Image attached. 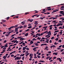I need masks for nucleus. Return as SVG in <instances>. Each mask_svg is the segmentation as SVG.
I'll return each instance as SVG.
<instances>
[{
  "instance_id": "nucleus-37",
  "label": "nucleus",
  "mask_w": 64,
  "mask_h": 64,
  "mask_svg": "<svg viewBox=\"0 0 64 64\" xmlns=\"http://www.w3.org/2000/svg\"><path fill=\"white\" fill-rule=\"evenodd\" d=\"M3 26L6 27V25L5 24H3Z\"/></svg>"
},
{
  "instance_id": "nucleus-50",
  "label": "nucleus",
  "mask_w": 64,
  "mask_h": 64,
  "mask_svg": "<svg viewBox=\"0 0 64 64\" xmlns=\"http://www.w3.org/2000/svg\"><path fill=\"white\" fill-rule=\"evenodd\" d=\"M14 26H12L10 27V28H14Z\"/></svg>"
},
{
  "instance_id": "nucleus-5",
  "label": "nucleus",
  "mask_w": 64,
  "mask_h": 64,
  "mask_svg": "<svg viewBox=\"0 0 64 64\" xmlns=\"http://www.w3.org/2000/svg\"><path fill=\"white\" fill-rule=\"evenodd\" d=\"M24 39L25 40V39H24V38H20V40H22V41H23V40Z\"/></svg>"
},
{
  "instance_id": "nucleus-47",
  "label": "nucleus",
  "mask_w": 64,
  "mask_h": 64,
  "mask_svg": "<svg viewBox=\"0 0 64 64\" xmlns=\"http://www.w3.org/2000/svg\"><path fill=\"white\" fill-rule=\"evenodd\" d=\"M9 35H10V34H6L5 36H8Z\"/></svg>"
},
{
  "instance_id": "nucleus-42",
  "label": "nucleus",
  "mask_w": 64,
  "mask_h": 64,
  "mask_svg": "<svg viewBox=\"0 0 64 64\" xmlns=\"http://www.w3.org/2000/svg\"><path fill=\"white\" fill-rule=\"evenodd\" d=\"M57 18H58V17H55V18H54L53 19H57Z\"/></svg>"
},
{
  "instance_id": "nucleus-34",
  "label": "nucleus",
  "mask_w": 64,
  "mask_h": 64,
  "mask_svg": "<svg viewBox=\"0 0 64 64\" xmlns=\"http://www.w3.org/2000/svg\"><path fill=\"white\" fill-rule=\"evenodd\" d=\"M27 27V26L26 25H24V28L25 27Z\"/></svg>"
},
{
  "instance_id": "nucleus-23",
  "label": "nucleus",
  "mask_w": 64,
  "mask_h": 64,
  "mask_svg": "<svg viewBox=\"0 0 64 64\" xmlns=\"http://www.w3.org/2000/svg\"><path fill=\"white\" fill-rule=\"evenodd\" d=\"M24 56L22 57V60H24Z\"/></svg>"
},
{
  "instance_id": "nucleus-60",
  "label": "nucleus",
  "mask_w": 64,
  "mask_h": 64,
  "mask_svg": "<svg viewBox=\"0 0 64 64\" xmlns=\"http://www.w3.org/2000/svg\"><path fill=\"white\" fill-rule=\"evenodd\" d=\"M61 8H64V6H62Z\"/></svg>"
},
{
  "instance_id": "nucleus-64",
  "label": "nucleus",
  "mask_w": 64,
  "mask_h": 64,
  "mask_svg": "<svg viewBox=\"0 0 64 64\" xmlns=\"http://www.w3.org/2000/svg\"><path fill=\"white\" fill-rule=\"evenodd\" d=\"M62 48H64V45H62Z\"/></svg>"
},
{
  "instance_id": "nucleus-24",
  "label": "nucleus",
  "mask_w": 64,
  "mask_h": 64,
  "mask_svg": "<svg viewBox=\"0 0 64 64\" xmlns=\"http://www.w3.org/2000/svg\"><path fill=\"white\" fill-rule=\"evenodd\" d=\"M33 21V19L30 20V22H32V21Z\"/></svg>"
},
{
  "instance_id": "nucleus-6",
  "label": "nucleus",
  "mask_w": 64,
  "mask_h": 64,
  "mask_svg": "<svg viewBox=\"0 0 64 64\" xmlns=\"http://www.w3.org/2000/svg\"><path fill=\"white\" fill-rule=\"evenodd\" d=\"M33 54H30L29 55V57H31V56H33Z\"/></svg>"
},
{
  "instance_id": "nucleus-40",
  "label": "nucleus",
  "mask_w": 64,
  "mask_h": 64,
  "mask_svg": "<svg viewBox=\"0 0 64 64\" xmlns=\"http://www.w3.org/2000/svg\"><path fill=\"white\" fill-rule=\"evenodd\" d=\"M54 36L52 37V38H51V39H54Z\"/></svg>"
},
{
  "instance_id": "nucleus-27",
  "label": "nucleus",
  "mask_w": 64,
  "mask_h": 64,
  "mask_svg": "<svg viewBox=\"0 0 64 64\" xmlns=\"http://www.w3.org/2000/svg\"><path fill=\"white\" fill-rule=\"evenodd\" d=\"M16 60H19V56H17V57H16Z\"/></svg>"
},
{
  "instance_id": "nucleus-1",
  "label": "nucleus",
  "mask_w": 64,
  "mask_h": 64,
  "mask_svg": "<svg viewBox=\"0 0 64 64\" xmlns=\"http://www.w3.org/2000/svg\"><path fill=\"white\" fill-rule=\"evenodd\" d=\"M60 13V14H64V12H63V11H60L59 12Z\"/></svg>"
},
{
  "instance_id": "nucleus-59",
  "label": "nucleus",
  "mask_w": 64,
  "mask_h": 64,
  "mask_svg": "<svg viewBox=\"0 0 64 64\" xmlns=\"http://www.w3.org/2000/svg\"><path fill=\"white\" fill-rule=\"evenodd\" d=\"M37 61H36L35 62V64H37Z\"/></svg>"
},
{
  "instance_id": "nucleus-53",
  "label": "nucleus",
  "mask_w": 64,
  "mask_h": 64,
  "mask_svg": "<svg viewBox=\"0 0 64 64\" xmlns=\"http://www.w3.org/2000/svg\"><path fill=\"white\" fill-rule=\"evenodd\" d=\"M51 10V8H48V10Z\"/></svg>"
},
{
  "instance_id": "nucleus-61",
  "label": "nucleus",
  "mask_w": 64,
  "mask_h": 64,
  "mask_svg": "<svg viewBox=\"0 0 64 64\" xmlns=\"http://www.w3.org/2000/svg\"><path fill=\"white\" fill-rule=\"evenodd\" d=\"M49 42L50 43H52V40H50L49 41Z\"/></svg>"
},
{
  "instance_id": "nucleus-16",
  "label": "nucleus",
  "mask_w": 64,
  "mask_h": 64,
  "mask_svg": "<svg viewBox=\"0 0 64 64\" xmlns=\"http://www.w3.org/2000/svg\"><path fill=\"white\" fill-rule=\"evenodd\" d=\"M3 58H4V59H5L6 58V57L5 56H3Z\"/></svg>"
},
{
  "instance_id": "nucleus-62",
  "label": "nucleus",
  "mask_w": 64,
  "mask_h": 64,
  "mask_svg": "<svg viewBox=\"0 0 64 64\" xmlns=\"http://www.w3.org/2000/svg\"><path fill=\"white\" fill-rule=\"evenodd\" d=\"M29 60H30V61H31V60H32V58H29Z\"/></svg>"
},
{
  "instance_id": "nucleus-30",
  "label": "nucleus",
  "mask_w": 64,
  "mask_h": 64,
  "mask_svg": "<svg viewBox=\"0 0 64 64\" xmlns=\"http://www.w3.org/2000/svg\"><path fill=\"white\" fill-rule=\"evenodd\" d=\"M59 32V31L58 30H56L54 31L55 33H56V32Z\"/></svg>"
},
{
  "instance_id": "nucleus-35",
  "label": "nucleus",
  "mask_w": 64,
  "mask_h": 64,
  "mask_svg": "<svg viewBox=\"0 0 64 64\" xmlns=\"http://www.w3.org/2000/svg\"><path fill=\"white\" fill-rule=\"evenodd\" d=\"M29 30H29V29H28L26 30V32H27V31H29Z\"/></svg>"
},
{
  "instance_id": "nucleus-25",
  "label": "nucleus",
  "mask_w": 64,
  "mask_h": 64,
  "mask_svg": "<svg viewBox=\"0 0 64 64\" xmlns=\"http://www.w3.org/2000/svg\"><path fill=\"white\" fill-rule=\"evenodd\" d=\"M59 42H62V40H58Z\"/></svg>"
},
{
  "instance_id": "nucleus-45",
  "label": "nucleus",
  "mask_w": 64,
  "mask_h": 64,
  "mask_svg": "<svg viewBox=\"0 0 64 64\" xmlns=\"http://www.w3.org/2000/svg\"><path fill=\"white\" fill-rule=\"evenodd\" d=\"M15 18H19V16H15Z\"/></svg>"
},
{
  "instance_id": "nucleus-41",
  "label": "nucleus",
  "mask_w": 64,
  "mask_h": 64,
  "mask_svg": "<svg viewBox=\"0 0 64 64\" xmlns=\"http://www.w3.org/2000/svg\"><path fill=\"white\" fill-rule=\"evenodd\" d=\"M60 10H64V8H60Z\"/></svg>"
},
{
  "instance_id": "nucleus-4",
  "label": "nucleus",
  "mask_w": 64,
  "mask_h": 64,
  "mask_svg": "<svg viewBox=\"0 0 64 64\" xmlns=\"http://www.w3.org/2000/svg\"><path fill=\"white\" fill-rule=\"evenodd\" d=\"M59 60V61H60V62H61V59L60 58H57V60Z\"/></svg>"
},
{
  "instance_id": "nucleus-11",
  "label": "nucleus",
  "mask_w": 64,
  "mask_h": 64,
  "mask_svg": "<svg viewBox=\"0 0 64 64\" xmlns=\"http://www.w3.org/2000/svg\"><path fill=\"white\" fill-rule=\"evenodd\" d=\"M39 62H44V63H45V62L44 61H43V60H40L39 61Z\"/></svg>"
},
{
  "instance_id": "nucleus-39",
  "label": "nucleus",
  "mask_w": 64,
  "mask_h": 64,
  "mask_svg": "<svg viewBox=\"0 0 64 64\" xmlns=\"http://www.w3.org/2000/svg\"><path fill=\"white\" fill-rule=\"evenodd\" d=\"M26 49L27 50H29V48H26Z\"/></svg>"
},
{
  "instance_id": "nucleus-63",
  "label": "nucleus",
  "mask_w": 64,
  "mask_h": 64,
  "mask_svg": "<svg viewBox=\"0 0 64 64\" xmlns=\"http://www.w3.org/2000/svg\"><path fill=\"white\" fill-rule=\"evenodd\" d=\"M64 28V26H63L62 28L61 29H63Z\"/></svg>"
},
{
  "instance_id": "nucleus-33",
  "label": "nucleus",
  "mask_w": 64,
  "mask_h": 64,
  "mask_svg": "<svg viewBox=\"0 0 64 64\" xmlns=\"http://www.w3.org/2000/svg\"><path fill=\"white\" fill-rule=\"evenodd\" d=\"M22 45H23L24 46H25V44L24 42L22 44Z\"/></svg>"
},
{
  "instance_id": "nucleus-22",
  "label": "nucleus",
  "mask_w": 64,
  "mask_h": 64,
  "mask_svg": "<svg viewBox=\"0 0 64 64\" xmlns=\"http://www.w3.org/2000/svg\"><path fill=\"white\" fill-rule=\"evenodd\" d=\"M18 24L14 26V28H16L17 27H18Z\"/></svg>"
},
{
  "instance_id": "nucleus-51",
  "label": "nucleus",
  "mask_w": 64,
  "mask_h": 64,
  "mask_svg": "<svg viewBox=\"0 0 64 64\" xmlns=\"http://www.w3.org/2000/svg\"><path fill=\"white\" fill-rule=\"evenodd\" d=\"M38 23H36L35 22V23H34V24L35 25H38Z\"/></svg>"
},
{
  "instance_id": "nucleus-2",
  "label": "nucleus",
  "mask_w": 64,
  "mask_h": 64,
  "mask_svg": "<svg viewBox=\"0 0 64 64\" xmlns=\"http://www.w3.org/2000/svg\"><path fill=\"white\" fill-rule=\"evenodd\" d=\"M59 10L58 9H56L55 10L53 11L54 12H56L57 11H58Z\"/></svg>"
},
{
  "instance_id": "nucleus-36",
  "label": "nucleus",
  "mask_w": 64,
  "mask_h": 64,
  "mask_svg": "<svg viewBox=\"0 0 64 64\" xmlns=\"http://www.w3.org/2000/svg\"><path fill=\"white\" fill-rule=\"evenodd\" d=\"M48 52L49 53V54H50V53H51V51H50V52Z\"/></svg>"
},
{
  "instance_id": "nucleus-52",
  "label": "nucleus",
  "mask_w": 64,
  "mask_h": 64,
  "mask_svg": "<svg viewBox=\"0 0 64 64\" xmlns=\"http://www.w3.org/2000/svg\"><path fill=\"white\" fill-rule=\"evenodd\" d=\"M46 39V38H42L41 40H44V39Z\"/></svg>"
},
{
  "instance_id": "nucleus-48",
  "label": "nucleus",
  "mask_w": 64,
  "mask_h": 64,
  "mask_svg": "<svg viewBox=\"0 0 64 64\" xmlns=\"http://www.w3.org/2000/svg\"><path fill=\"white\" fill-rule=\"evenodd\" d=\"M14 56V54H12L11 55V57H13V56Z\"/></svg>"
},
{
  "instance_id": "nucleus-15",
  "label": "nucleus",
  "mask_w": 64,
  "mask_h": 64,
  "mask_svg": "<svg viewBox=\"0 0 64 64\" xmlns=\"http://www.w3.org/2000/svg\"><path fill=\"white\" fill-rule=\"evenodd\" d=\"M8 46V45L6 44L4 46V47H7Z\"/></svg>"
},
{
  "instance_id": "nucleus-8",
  "label": "nucleus",
  "mask_w": 64,
  "mask_h": 64,
  "mask_svg": "<svg viewBox=\"0 0 64 64\" xmlns=\"http://www.w3.org/2000/svg\"><path fill=\"white\" fill-rule=\"evenodd\" d=\"M15 29V30H14V31H15V32H17V31H18V29L16 28Z\"/></svg>"
},
{
  "instance_id": "nucleus-3",
  "label": "nucleus",
  "mask_w": 64,
  "mask_h": 64,
  "mask_svg": "<svg viewBox=\"0 0 64 64\" xmlns=\"http://www.w3.org/2000/svg\"><path fill=\"white\" fill-rule=\"evenodd\" d=\"M58 53H57V52H54L53 53V55H58V54H58Z\"/></svg>"
},
{
  "instance_id": "nucleus-56",
  "label": "nucleus",
  "mask_w": 64,
  "mask_h": 64,
  "mask_svg": "<svg viewBox=\"0 0 64 64\" xmlns=\"http://www.w3.org/2000/svg\"><path fill=\"white\" fill-rule=\"evenodd\" d=\"M6 42H7V40H5L4 41V43H6Z\"/></svg>"
},
{
  "instance_id": "nucleus-58",
  "label": "nucleus",
  "mask_w": 64,
  "mask_h": 64,
  "mask_svg": "<svg viewBox=\"0 0 64 64\" xmlns=\"http://www.w3.org/2000/svg\"><path fill=\"white\" fill-rule=\"evenodd\" d=\"M13 52H11L9 54V55H11V54H13Z\"/></svg>"
},
{
  "instance_id": "nucleus-43",
  "label": "nucleus",
  "mask_w": 64,
  "mask_h": 64,
  "mask_svg": "<svg viewBox=\"0 0 64 64\" xmlns=\"http://www.w3.org/2000/svg\"><path fill=\"white\" fill-rule=\"evenodd\" d=\"M40 19L41 20H43V18L42 17H41L40 18Z\"/></svg>"
},
{
  "instance_id": "nucleus-46",
  "label": "nucleus",
  "mask_w": 64,
  "mask_h": 64,
  "mask_svg": "<svg viewBox=\"0 0 64 64\" xmlns=\"http://www.w3.org/2000/svg\"><path fill=\"white\" fill-rule=\"evenodd\" d=\"M56 22V20H54L52 22V23H53V22Z\"/></svg>"
},
{
  "instance_id": "nucleus-18",
  "label": "nucleus",
  "mask_w": 64,
  "mask_h": 64,
  "mask_svg": "<svg viewBox=\"0 0 64 64\" xmlns=\"http://www.w3.org/2000/svg\"><path fill=\"white\" fill-rule=\"evenodd\" d=\"M23 42H24V41H22L20 43H19V44H22V43H23Z\"/></svg>"
},
{
  "instance_id": "nucleus-57",
  "label": "nucleus",
  "mask_w": 64,
  "mask_h": 64,
  "mask_svg": "<svg viewBox=\"0 0 64 64\" xmlns=\"http://www.w3.org/2000/svg\"><path fill=\"white\" fill-rule=\"evenodd\" d=\"M46 48V49H47L48 48V46H46L45 47Z\"/></svg>"
},
{
  "instance_id": "nucleus-19",
  "label": "nucleus",
  "mask_w": 64,
  "mask_h": 64,
  "mask_svg": "<svg viewBox=\"0 0 64 64\" xmlns=\"http://www.w3.org/2000/svg\"><path fill=\"white\" fill-rule=\"evenodd\" d=\"M37 57L38 58H40V56L38 55H37Z\"/></svg>"
},
{
  "instance_id": "nucleus-44",
  "label": "nucleus",
  "mask_w": 64,
  "mask_h": 64,
  "mask_svg": "<svg viewBox=\"0 0 64 64\" xmlns=\"http://www.w3.org/2000/svg\"><path fill=\"white\" fill-rule=\"evenodd\" d=\"M23 27V26H21L20 27V29H21V28H22Z\"/></svg>"
},
{
  "instance_id": "nucleus-28",
  "label": "nucleus",
  "mask_w": 64,
  "mask_h": 64,
  "mask_svg": "<svg viewBox=\"0 0 64 64\" xmlns=\"http://www.w3.org/2000/svg\"><path fill=\"white\" fill-rule=\"evenodd\" d=\"M32 27V26H30L28 27V28H31Z\"/></svg>"
},
{
  "instance_id": "nucleus-31",
  "label": "nucleus",
  "mask_w": 64,
  "mask_h": 64,
  "mask_svg": "<svg viewBox=\"0 0 64 64\" xmlns=\"http://www.w3.org/2000/svg\"><path fill=\"white\" fill-rule=\"evenodd\" d=\"M36 47H35L33 49V50H36Z\"/></svg>"
},
{
  "instance_id": "nucleus-17",
  "label": "nucleus",
  "mask_w": 64,
  "mask_h": 64,
  "mask_svg": "<svg viewBox=\"0 0 64 64\" xmlns=\"http://www.w3.org/2000/svg\"><path fill=\"white\" fill-rule=\"evenodd\" d=\"M28 52H29L28 51V50L26 51V52H25V53H26L25 54H27L28 53H28Z\"/></svg>"
},
{
  "instance_id": "nucleus-38",
  "label": "nucleus",
  "mask_w": 64,
  "mask_h": 64,
  "mask_svg": "<svg viewBox=\"0 0 64 64\" xmlns=\"http://www.w3.org/2000/svg\"><path fill=\"white\" fill-rule=\"evenodd\" d=\"M64 49H62L60 51V52H62L63 51H64Z\"/></svg>"
},
{
  "instance_id": "nucleus-20",
  "label": "nucleus",
  "mask_w": 64,
  "mask_h": 64,
  "mask_svg": "<svg viewBox=\"0 0 64 64\" xmlns=\"http://www.w3.org/2000/svg\"><path fill=\"white\" fill-rule=\"evenodd\" d=\"M60 24H58L56 26H57V27H58V26H59V25H60Z\"/></svg>"
},
{
  "instance_id": "nucleus-10",
  "label": "nucleus",
  "mask_w": 64,
  "mask_h": 64,
  "mask_svg": "<svg viewBox=\"0 0 64 64\" xmlns=\"http://www.w3.org/2000/svg\"><path fill=\"white\" fill-rule=\"evenodd\" d=\"M28 35V33H26V34H24V36H27Z\"/></svg>"
},
{
  "instance_id": "nucleus-14",
  "label": "nucleus",
  "mask_w": 64,
  "mask_h": 64,
  "mask_svg": "<svg viewBox=\"0 0 64 64\" xmlns=\"http://www.w3.org/2000/svg\"><path fill=\"white\" fill-rule=\"evenodd\" d=\"M51 8V7L49 6V7H47V9H46V10H48V8Z\"/></svg>"
},
{
  "instance_id": "nucleus-49",
  "label": "nucleus",
  "mask_w": 64,
  "mask_h": 64,
  "mask_svg": "<svg viewBox=\"0 0 64 64\" xmlns=\"http://www.w3.org/2000/svg\"><path fill=\"white\" fill-rule=\"evenodd\" d=\"M41 46H44V44H42L41 45Z\"/></svg>"
},
{
  "instance_id": "nucleus-12",
  "label": "nucleus",
  "mask_w": 64,
  "mask_h": 64,
  "mask_svg": "<svg viewBox=\"0 0 64 64\" xmlns=\"http://www.w3.org/2000/svg\"><path fill=\"white\" fill-rule=\"evenodd\" d=\"M32 41H36V40H37L36 39H35V38H34L32 39Z\"/></svg>"
},
{
  "instance_id": "nucleus-26",
  "label": "nucleus",
  "mask_w": 64,
  "mask_h": 64,
  "mask_svg": "<svg viewBox=\"0 0 64 64\" xmlns=\"http://www.w3.org/2000/svg\"><path fill=\"white\" fill-rule=\"evenodd\" d=\"M10 18V17H8L6 18V19L7 20H8Z\"/></svg>"
},
{
  "instance_id": "nucleus-55",
  "label": "nucleus",
  "mask_w": 64,
  "mask_h": 64,
  "mask_svg": "<svg viewBox=\"0 0 64 64\" xmlns=\"http://www.w3.org/2000/svg\"><path fill=\"white\" fill-rule=\"evenodd\" d=\"M39 37H38V38H37V39H41Z\"/></svg>"
},
{
  "instance_id": "nucleus-29",
  "label": "nucleus",
  "mask_w": 64,
  "mask_h": 64,
  "mask_svg": "<svg viewBox=\"0 0 64 64\" xmlns=\"http://www.w3.org/2000/svg\"><path fill=\"white\" fill-rule=\"evenodd\" d=\"M2 22H6V20H2Z\"/></svg>"
},
{
  "instance_id": "nucleus-13",
  "label": "nucleus",
  "mask_w": 64,
  "mask_h": 64,
  "mask_svg": "<svg viewBox=\"0 0 64 64\" xmlns=\"http://www.w3.org/2000/svg\"><path fill=\"white\" fill-rule=\"evenodd\" d=\"M29 54H30V53H28V54H27L26 55V56H28Z\"/></svg>"
},
{
  "instance_id": "nucleus-54",
  "label": "nucleus",
  "mask_w": 64,
  "mask_h": 64,
  "mask_svg": "<svg viewBox=\"0 0 64 64\" xmlns=\"http://www.w3.org/2000/svg\"><path fill=\"white\" fill-rule=\"evenodd\" d=\"M55 40H56V41H58V38H56Z\"/></svg>"
},
{
  "instance_id": "nucleus-21",
  "label": "nucleus",
  "mask_w": 64,
  "mask_h": 64,
  "mask_svg": "<svg viewBox=\"0 0 64 64\" xmlns=\"http://www.w3.org/2000/svg\"><path fill=\"white\" fill-rule=\"evenodd\" d=\"M35 44L36 45V46H39V45H38V44L37 43Z\"/></svg>"
},
{
  "instance_id": "nucleus-7",
  "label": "nucleus",
  "mask_w": 64,
  "mask_h": 64,
  "mask_svg": "<svg viewBox=\"0 0 64 64\" xmlns=\"http://www.w3.org/2000/svg\"><path fill=\"white\" fill-rule=\"evenodd\" d=\"M33 42V41L31 40L30 42V44H32L33 43V42Z\"/></svg>"
},
{
  "instance_id": "nucleus-32",
  "label": "nucleus",
  "mask_w": 64,
  "mask_h": 64,
  "mask_svg": "<svg viewBox=\"0 0 64 64\" xmlns=\"http://www.w3.org/2000/svg\"><path fill=\"white\" fill-rule=\"evenodd\" d=\"M62 55H64V52H62Z\"/></svg>"
},
{
  "instance_id": "nucleus-9",
  "label": "nucleus",
  "mask_w": 64,
  "mask_h": 64,
  "mask_svg": "<svg viewBox=\"0 0 64 64\" xmlns=\"http://www.w3.org/2000/svg\"><path fill=\"white\" fill-rule=\"evenodd\" d=\"M26 48L25 47H23V49H22L23 50V51H24V50H25V49H26Z\"/></svg>"
}]
</instances>
